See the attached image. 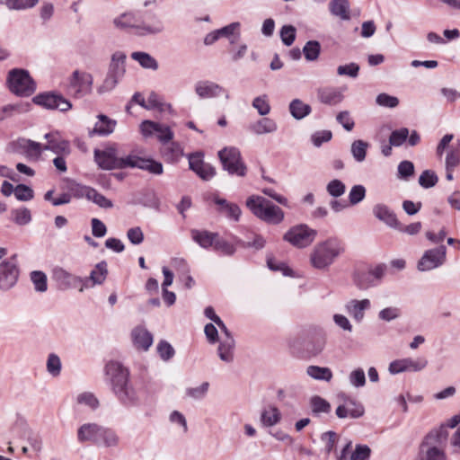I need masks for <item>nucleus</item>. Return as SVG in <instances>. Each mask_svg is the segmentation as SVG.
Here are the masks:
<instances>
[{"instance_id": "obj_1", "label": "nucleus", "mask_w": 460, "mask_h": 460, "mask_svg": "<svg viewBox=\"0 0 460 460\" xmlns=\"http://www.w3.org/2000/svg\"><path fill=\"white\" fill-rule=\"evenodd\" d=\"M76 438L81 444L91 443L104 447H116L119 444V437L114 429L95 422L81 425Z\"/></svg>"}, {"instance_id": "obj_2", "label": "nucleus", "mask_w": 460, "mask_h": 460, "mask_svg": "<svg viewBox=\"0 0 460 460\" xmlns=\"http://www.w3.org/2000/svg\"><path fill=\"white\" fill-rule=\"evenodd\" d=\"M345 252L343 242L337 237H330L314 245L310 253V264L313 268L324 270Z\"/></svg>"}, {"instance_id": "obj_3", "label": "nucleus", "mask_w": 460, "mask_h": 460, "mask_svg": "<svg viewBox=\"0 0 460 460\" xmlns=\"http://www.w3.org/2000/svg\"><path fill=\"white\" fill-rule=\"evenodd\" d=\"M447 438L446 427L429 431L419 446L417 460H447Z\"/></svg>"}, {"instance_id": "obj_4", "label": "nucleus", "mask_w": 460, "mask_h": 460, "mask_svg": "<svg viewBox=\"0 0 460 460\" xmlns=\"http://www.w3.org/2000/svg\"><path fill=\"white\" fill-rule=\"evenodd\" d=\"M246 207L259 219L270 225H279L284 220V211L264 197L252 195L246 199Z\"/></svg>"}, {"instance_id": "obj_5", "label": "nucleus", "mask_w": 460, "mask_h": 460, "mask_svg": "<svg viewBox=\"0 0 460 460\" xmlns=\"http://www.w3.org/2000/svg\"><path fill=\"white\" fill-rule=\"evenodd\" d=\"M125 62V53L116 51L112 54L107 75L102 84L97 88L98 93H109L117 86L126 73Z\"/></svg>"}, {"instance_id": "obj_6", "label": "nucleus", "mask_w": 460, "mask_h": 460, "mask_svg": "<svg viewBox=\"0 0 460 460\" xmlns=\"http://www.w3.org/2000/svg\"><path fill=\"white\" fill-rule=\"evenodd\" d=\"M10 91L19 96H30L35 90V83L24 69H13L7 77Z\"/></svg>"}, {"instance_id": "obj_7", "label": "nucleus", "mask_w": 460, "mask_h": 460, "mask_svg": "<svg viewBox=\"0 0 460 460\" xmlns=\"http://www.w3.org/2000/svg\"><path fill=\"white\" fill-rule=\"evenodd\" d=\"M218 157L224 170L229 174L243 177L246 174V165L242 160L241 153L236 147H225L218 152Z\"/></svg>"}, {"instance_id": "obj_8", "label": "nucleus", "mask_w": 460, "mask_h": 460, "mask_svg": "<svg viewBox=\"0 0 460 460\" xmlns=\"http://www.w3.org/2000/svg\"><path fill=\"white\" fill-rule=\"evenodd\" d=\"M317 232L306 225H298L291 227L285 234L284 240L297 248L309 246L315 239Z\"/></svg>"}, {"instance_id": "obj_9", "label": "nucleus", "mask_w": 460, "mask_h": 460, "mask_svg": "<svg viewBox=\"0 0 460 460\" xmlns=\"http://www.w3.org/2000/svg\"><path fill=\"white\" fill-rule=\"evenodd\" d=\"M139 129L145 137H151L155 135L163 145L171 142L174 137V133L170 126L153 120L142 121Z\"/></svg>"}, {"instance_id": "obj_10", "label": "nucleus", "mask_w": 460, "mask_h": 460, "mask_svg": "<svg viewBox=\"0 0 460 460\" xmlns=\"http://www.w3.org/2000/svg\"><path fill=\"white\" fill-rule=\"evenodd\" d=\"M104 374L112 391L129 381V371L116 360H111L105 365Z\"/></svg>"}, {"instance_id": "obj_11", "label": "nucleus", "mask_w": 460, "mask_h": 460, "mask_svg": "<svg viewBox=\"0 0 460 460\" xmlns=\"http://www.w3.org/2000/svg\"><path fill=\"white\" fill-rule=\"evenodd\" d=\"M32 102L48 110L66 111L71 109V102L62 95L54 93H40L33 97Z\"/></svg>"}, {"instance_id": "obj_12", "label": "nucleus", "mask_w": 460, "mask_h": 460, "mask_svg": "<svg viewBox=\"0 0 460 460\" xmlns=\"http://www.w3.org/2000/svg\"><path fill=\"white\" fill-rule=\"evenodd\" d=\"M19 278V269L14 257L0 263V289L8 291L15 286Z\"/></svg>"}, {"instance_id": "obj_13", "label": "nucleus", "mask_w": 460, "mask_h": 460, "mask_svg": "<svg viewBox=\"0 0 460 460\" xmlns=\"http://www.w3.org/2000/svg\"><path fill=\"white\" fill-rule=\"evenodd\" d=\"M428 365L425 358H404L396 359L389 364L388 371L391 375H397L402 372H419Z\"/></svg>"}, {"instance_id": "obj_14", "label": "nucleus", "mask_w": 460, "mask_h": 460, "mask_svg": "<svg viewBox=\"0 0 460 460\" xmlns=\"http://www.w3.org/2000/svg\"><path fill=\"white\" fill-rule=\"evenodd\" d=\"M446 253L444 245L426 251L418 262V270L427 271L441 266L446 260Z\"/></svg>"}, {"instance_id": "obj_15", "label": "nucleus", "mask_w": 460, "mask_h": 460, "mask_svg": "<svg viewBox=\"0 0 460 460\" xmlns=\"http://www.w3.org/2000/svg\"><path fill=\"white\" fill-rule=\"evenodd\" d=\"M194 90L200 99H213L220 96H225L226 100L230 98L229 93L226 89L209 80L197 82L195 84Z\"/></svg>"}, {"instance_id": "obj_16", "label": "nucleus", "mask_w": 460, "mask_h": 460, "mask_svg": "<svg viewBox=\"0 0 460 460\" xmlns=\"http://www.w3.org/2000/svg\"><path fill=\"white\" fill-rule=\"evenodd\" d=\"M93 83L91 74L75 70L70 78V89L75 95L82 97L91 92Z\"/></svg>"}, {"instance_id": "obj_17", "label": "nucleus", "mask_w": 460, "mask_h": 460, "mask_svg": "<svg viewBox=\"0 0 460 460\" xmlns=\"http://www.w3.org/2000/svg\"><path fill=\"white\" fill-rule=\"evenodd\" d=\"M47 143L43 145L44 150H49L58 155L70 153L69 142L65 140L58 132L53 131L44 135Z\"/></svg>"}, {"instance_id": "obj_18", "label": "nucleus", "mask_w": 460, "mask_h": 460, "mask_svg": "<svg viewBox=\"0 0 460 460\" xmlns=\"http://www.w3.org/2000/svg\"><path fill=\"white\" fill-rule=\"evenodd\" d=\"M119 402L125 407H135L139 403V395L136 388L128 382L112 391Z\"/></svg>"}, {"instance_id": "obj_19", "label": "nucleus", "mask_w": 460, "mask_h": 460, "mask_svg": "<svg viewBox=\"0 0 460 460\" xmlns=\"http://www.w3.org/2000/svg\"><path fill=\"white\" fill-rule=\"evenodd\" d=\"M107 275L108 269L106 261L97 263L91 271L90 276L83 279L79 291L83 292L84 289L91 288L95 285L102 284L105 281Z\"/></svg>"}, {"instance_id": "obj_20", "label": "nucleus", "mask_w": 460, "mask_h": 460, "mask_svg": "<svg viewBox=\"0 0 460 460\" xmlns=\"http://www.w3.org/2000/svg\"><path fill=\"white\" fill-rule=\"evenodd\" d=\"M386 271L385 264H379L370 270L367 274L360 276L356 280V285L360 289H367L369 287L379 284Z\"/></svg>"}, {"instance_id": "obj_21", "label": "nucleus", "mask_w": 460, "mask_h": 460, "mask_svg": "<svg viewBox=\"0 0 460 460\" xmlns=\"http://www.w3.org/2000/svg\"><path fill=\"white\" fill-rule=\"evenodd\" d=\"M15 428H18L21 433V437L25 438L31 449L39 454L42 450V439L40 436L30 428L25 420L21 419L15 423Z\"/></svg>"}, {"instance_id": "obj_22", "label": "nucleus", "mask_w": 460, "mask_h": 460, "mask_svg": "<svg viewBox=\"0 0 460 460\" xmlns=\"http://www.w3.org/2000/svg\"><path fill=\"white\" fill-rule=\"evenodd\" d=\"M371 307V302L367 298L361 300L350 299L345 305V311L356 323H361L365 318V312Z\"/></svg>"}, {"instance_id": "obj_23", "label": "nucleus", "mask_w": 460, "mask_h": 460, "mask_svg": "<svg viewBox=\"0 0 460 460\" xmlns=\"http://www.w3.org/2000/svg\"><path fill=\"white\" fill-rule=\"evenodd\" d=\"M164 30V22L156 14H153L148 20L136 26V33L139 36L156 35L162 33Z\"/></svg>"}, {"instance_id": "obj_24", "label": "nucleus", "mask_w": 460, "mask_h": 460, "mask_svg": "<svg viewBox=\"0 0 460 460\" xmlns=\"http://www.w3.org/2000/svg\"><path fill=\"white\" fill-rule=\"evenodd\" d=\"M94 159L97 164L103 170L119 168V158L116 156V150L113 147L105 150H95Z\"/></svg>"}, {"instance_id": "obj_25", "label": "nucleus", "mask_w": 460, "mask_h": 460, "mask_svg": "<svg viewBox=\"0 0 460 460\" xmlns=\"http://www.w3.org/2000/svg\"><path fill=\"white\" fill-rule=\"evenodd\" d=\"M364 412V406L353 399L345 400L344 403L339 405L336 409V415L340 419L347 417L357 419L363 416Z\"/></svg>"}, {"instance_id": "obj_26", "label": "nucleus", "mask_w": 460, "mask_h": 460, "mask_svg": "<svg viewBox=\"0 0 460 460\" xmlns=\"http://www.w3.org/2000/svg\"><path fill=\"white\" fill-rule=\"evenodd\" d=\"M317 98L321 103L334 106L343 101L344 95L339 88L325 86L317 90Z\"/></svg>"}, {"instance_id": "obj_27", "label": "nucleus", "mask_w": 460, "mask_h": 460, "mask_svg": "<svg viewBox=\"0 0 460 460\" xmlns=\"http://www.w3.org/2000/svg\"><path fill=\"white\" fill-rule=\"evenodd\" d=\"M53 279L62 289L74 288L83 281L82 278L75 276L60 267L53 270Z\"/></svg>"}, {"instance_id": "obj_28", "label": "nucleus", "mask_w": 460, "mask_h": 460, "mask_svg": "<svg viewBox=\"0 0 460 460\" xmlns=\"http://www.w3.org/2000/svg\"><path fill=\"white\" fill-rule=\"evenodd\" d=\"M213 200L218 207L217 210L219 213L223 214L230 220H234L235 222L240 220L242 210L237 204L229 202L228 200L219 197H215Z\"/></svg>"}, {"instance_id": "obj_29", "label": "nucleus", "mask_w": 460, "mask_h": 460, "mask_svg": "<svg viewBox=\"0 0 460 460\" xmlns=\"http://www.w3.org/2000/svg\"><path fill=\"white\" fill-rule=\"evenodd\" d=\"M370 448L366 445H358L351 451V442H348L343 447L339 460H367L370 456Z\"/></svg>"}, {"instance_id": "obj_30", "label": "nucleus", "mask_w": 460, "mask_h": 460, "mask_svg": "<svg viewBox=\"0 0 460 460\" xmlns=\"http://www.w3.org/2000/svg\"><path fill=\"white\" fill-rule=\"evenodd\" d=\"M374 216L387 226L395 228L399 226V220L396 215L385 204H376L373 208Z\"/></svg>"}, {"instance_id": "obj_31", "label": "nucleus", "mask_w": 460, "mask_h": 460, "mask_svg": "<svg viewBox=\"0 0 460 460\" xmlns=\"http://www.w3.org/2000/svg\"><path fill=\"white\" fill-rule=\"evenodd\" d=\"M134 346L137 349L147 350L153 343L152 334L144 327L137 326L131 332Z\"/></svg>"}, {"instance_id": "obj_32", "label": "nucleus", "mask_w": 460, "mask_h": 460, "mask_svg": "<svg viewBox=\"0 0 460 460\" xmlns=\"http://www.w3.org/2000/svg\"><path fill=\"white\" fill-rule=\"evenodd\" d=\"M217 348L219 358L226 363H232L234 358L235 341L234 338H220Z\"/></svg>"}, {"instance_id": "obj_33", "label": "nucleus", "mask_w": 460, "mask_h": 460, "mask_svg": "<svg viewBox=\"0 0 460 460\" xmlns=\"http://www.w3.org/2000/svg\"><path fill=\"white\" fill-rule=\"evenodd\" d=\"M17 145L28 158L33 160H38L44 151L43 145L31 139L21 138L17 141Z\"/></svg>"}, {"instance_id": "obj_34", "label": "nucleus", "mask_w": 460, "mask_h": 460, "mask_svg": "<svg viewBox=\"0 0 460 460\" xmlns=\"http://www.w3.org/2000/svg\"><path fill=\"white\" fill-rule=\"evenodd\" d=\"M98 120L95 123L90 135L108 136L111 134L117 125L116 120L110 119L106 115H98Z\"/></svg>"}, {"instance_id": "obj_35", "label": "nucleus", "mask_w": 460, "mask_h": 460, "mask_svg": "<svg viewBox=\"0 0 460 460\" xmlns=\"http://www.w3.org/2000/svg\"><path fill=\"white\" fill-rule=\"evenodd\" d=\"M217 235V233L209 232L208 230H190L191 239L204 249L213 247Z\"/></svg>"}, {"instance_id": "obj_36", "label": "nucleus", "mask_w": 460, "mask_h": 460, "mask_svg": "<svg viewBox=\"0 0 460 460\" xmlns=\"http://www.w3.org/2000/svg\"><path fill=\"white\" fill-rule=\"evenodd\" d=\"M249 128L256 135H263L277 131L278 125L274 119L265 117L251 124Z\"/></svg>"}, {"instance_id": "obj_37", "label": "nucleus", "mask_w": 460, "mask_h": 460, "mask_svg": "<svg viewBox=\"0 0 460 460\" xmlns=\"http://www.w3.org/2000/svg\"><path fill=\"white\" fill-rule=\"evenodd\" d=\"M288 111L295 119L300 120L311 113L312 108L309 104L296 98L290 102Z\"/></svg>"}, {"instance_id": "obj_38", "label": "nucleus", "mask_w": 460, "mask_h": 460, "mask_svg": "<svg viewBox=\"0 0 460 460\" xmlns=\"http://www.w3.org/2000/svg\"><path fill=\"white\" fill-rule=\"evenodd\" d=\"M329 9L332 15L343 21L349 20L350 18L349 0H332Z\"/></svg>"}, {"instance_id": "obj_39", "label": "nucleus", "mask_w": 460, "mask_h": 460, "mask_svg": "<svg viewBox=\"0 0 460 460\" xmlns=\"http://www.w3.org/2000/svg\"><path fill=\"white\" fill-rule=\"evenodd\" d=\"M281 420L279 410L272 405L265 408L261 415V421L266 427H272L278 424Z\"/></svg>"}, {"instance_id": "obj_40", "label": "nucleus", "mask_w": 460, "mask_h": 460, "mask_svg": "<svg viewBox=\"0 0 460 460\" xmlns=\"http://www.w3.org/2000/svg\"><path fill=\"white\" fill-rule=\"evenodd\" d=\"M84 194L89 200L93 201L102 208H111L113 207V203L111 199H107L105 196L99 193L93 188L85 187L84 189Z\"/></svg>"}, {"instance_id": "obj_41", "label": "nucleus", "mask_w": 460, "mask_h": 460, "mask_svg": "<svg viewBox=\"0 0 460 460\" xmlns=\"http://www.w3.org/2000/svg\"><path fill=\"white\" fill-rule=\"evenodd\" d=\"M306 374L314 380L329 382L332 378V372L329 367L309 366Z\"/></svg>"}, {"instance_id": "obj_42", "label": "nucleus", "mask_w": 460, "mask_h": 460, "mask_svg": "<svg viewBox=\"0 0 460 460\" xmlns=\"http://www.w3.org/2000/svg\"><path fill=\"white\" fill-rule=\"evenodd\" d=\"M131 58L138 62L146 69L156 70L158 63L150 54L142 51H136L131 54Z\"/></svg>"}, {"instance_id": "obj_43", "label": "nucleus", "mask_w": 460, "mask_h": 460, "mask_svg": "<svg viewBox=\"0 0 460 460\" xmlns=\"http://www.w3.org/2000/svg\"><path fill=\"white\" fill-rule=\"evenodd\" d=\"M168 146L163 149V155L166 161L173 163L178 161L183 155L181 146L172 140L168 143Z\"/></svg>"}, {"instance_id": "obj_44", "label": "nucleus", "mask_w": 460, "mask_h": 460, "mask_svg": "<svg viewBox=\"0 0 460 460\" xmlns=\"http://www.w3.org/2000/svg\"><path fill=\"white\" fill-rule=\"evenodd\" d=\"M252 105L261 116H266L270 112L271 108L269 96L267 94H261L255 97Z\"/></svg>"}, {"instance_id": "obj_45", "label": "nucleus", "mask_w": 460, "mask_h": 460, "mask_svg": "<svg viewBox=\"0 0 460 460\" xmlns=\"http://www.w3.org/2000/svg\"><path fill=\"white\" fill-rule=\"evenodd\" d=\"M46 367H47L48 373L51 376H53V377L58 376L61 373V368H62V363H61L60 358L55 353H50L48 356Z\"/></svg>"}, {"instance_id": "obj_46", "label": "nucleus", "mask_w": 460, "mask_h": 460, "mask_svg": "<svg viewBox=\"0 0 460 460\" xmlns=\"http://www.w3.org/2000/svg\"><path fill=\"white\" fill-rule=\"evenodd\" d=\"M321 45L317 40H309L303 48L305 58L308 61H314L319 58Z\"/></svg>"}, {"instance_id": "obj_47", "label": "nucleus", "mask_w": 460, "mask_h": 460, "mask_svg": "<svg viewBox=\"0 0 460 460\" xmlns=\"http://www.w3.org/2000/svg\"><path fill=\"white\" fill-rule=\"evenodd\" d=\"M310 407L313 413H328L331 411V404L323 398L314 395L310 400Z\"/></svg>"}, {"instance_id": "obj_48", "label": "nucleus", "mask_w": 460, "mask_h": 460, "mask_svg": "<svg viewBox=\"0 0 460 460\" xmlns=\"http://www.w3.org/2000/svg\"><path fill=\"white\" fill-rule=\"evenodd\" d=\"M29 109V103L5 105L0 110V121L5 119L7 117L11 116L14 112L22 113L28 111Z\"/></svg>"}, {"instance_id": "obj_49", "label": "nucleus", "mask_w": 460, "mask_h": 460, "mask_svg": "<svg viewBox=\"0 0 460 460\" xmlns=\"http://www.w3.org/2000/svg\"><path fill=\"white\" fill-rule=\"evenodd\" d=\"M240 28V22H232L219 30H217L219 37H226L230 39V43L234 44L236 42L237 39L240 36V33L237 32L236 35H234V32L238 31Z\"/></svg>"}, {"instance_id": "obj_50", "label": "nucleus", "mask_w": 460, "mask_h": 460, "mask_svg": "<svg viewBox=\"0 0 460 460\" xmlns=\"http://www.w3.org/2000/svg\"><path fill=\"white\" fill-rule=\"evenodd\" d=\"M368 144L363 140H355L351 145V154L357 162H363L367 155Z\"/></svg>"}, {"instance_id": "obj_51", "label": "nucleus", "mask_w": 460, "mask_h": 460, "mask_svg": "<svg viewBox=\"0 0 460 460\" xmlns=\"http://www.w3.org/2000/svg\"><path fill=\"white\" fill-rule=\"evenodd\" d=\"M31 280L38 292H45L48 289L47 276L43 271L35 270L31 273Z\"/></svg>"}, {"instance_id": "obj_52", "label": "nucleus", "mask_w": 460, "mask_h": 460, "mask_svg": "<svg viewBox=\"0 0 460 460\" xmlns=\"http://www.w3.org/2000/svg\"><path fill=\"white\" fill-rule=\"evenodd\" d=\"M215 241L216 242L214 243L212 248L216 252H218L224 255H233L235 252L234 246L225 239L220 238L218 234L217 235Z\"/></svg>"}, {"instance_id": "obj_53", "label": "nucleus", "mask_w": 460, "mask_h": 460, "mask_svg": "<svg viewBox=\"0 0 460 460\" xmlns=\"http://www.w3.org/2000/svg\"><path fill=\"white\" fill-rule=\"evenodd\" d=\"M279 35L283 44L288 47L296 40V30L293 25H284L280 29Z\"/></svg>"}, {"instance_id": "obj_54", "label": "nucleus", "mask_w": 460, "mask_h": 460, "mask_svg": "<svg viewBox=\"0 0 460 460\" xmlns=\"http://www.w3.org/2000/svg\"><path fill=\"white\" fill-rule=\"evenodd\" d=\"M409 129L407 128H401L400 129L394 130L390 137L389 142L394 146H401L408 138Z\"/></svg>"}, {"instance_id": "obj_55", "label": "nucleus", "mask_w": 460, "mask_h": 460, "mask_svg": "<svg viewBox=\"0 0 460 460\" xmlns=\"http://www.w3.org/2000/svg\"><path fill=\"white\" fill-rule=\"evenodd\" d=\"M139 169L147 171L150 173L156 175H160L164 172L163 164L160 162L155 161L153 159L143 158Z\"/></svg>"}, {"instance_id": "obj_56", "label": "nucleus", "mask_w": 460, "mask_h": 460, "mask_svg": "<svg viewBox=\"0 0 460 460\" xmlns=\"http://www.w3.org/2000/svg\"><path fill=\"white\" fill-rule=\"evenodd\" d=\"M209 384L208 382L202 383L197 387H190L186 389V395L195 400L202 399L206 396L208 391Z\"/></svg>"}, {"instance_id": "obj_57", "label": "nucleus", "mask_w": 460, "mask_h": 460, "mask_svg": "<svg viewBox=\"0 0 460 460\" xmlns=\"http://www.w3.org/2000/svg\"><path fill=\"white\" fill-rule=\"evenodd\" d=\"M438 181L437 174L430 170H425L419 178L420 185L426 189L435 186Z\"/></svg>"}, {"instance_id": "obj_58", "label": "nucleus", "mask_w": 460, "mask_h": 460, "mask_svg": "<svg viewBox=\"0 0 460 460\" xmlns=\"http://www.w3.org/2000/svg\"><path fill=\"white\" fill-rule=\"evenodd\" d=\"M460 164V150L451 147L446 155V169L454 170Z\"/></svg>"}, {"instance_id": "obj_59", "label": "nucleus", "mask_w": 460, "mask_h": 460, "mask_svg": "<svg viewBox=\"0 0 460 460\" xmlns=\"http://www.w3.org/2000/svg\"><path fill=\"white\" fill-rule=\"evenodd\" d=\"M157 352L164 361L170 360L175 354L172 346L165 341H161L157 344Z\"/></svg>"}, {"instance_id": "obj_60", "label": "nucleus", "mask_w": 460, "mask_h": 460, "mask_svg": "<svg viewBox=\"0 0 460 460\" xmlns=\"http://www.w3.org/2000/svg\"><path fill=\"white\" fill-rule=\"evenodd\" d=\"M349 383L356 388L362 387L366 385V376L362 368H356L350 372L349 376Z\"/></svg>"}, {"instance_id": "obj_61", "label": "nucleus", "mask_w": 460, "mask_h": 460, "mask_svg": "<svg viewBox=\"0 0 460 460\" xmlns=\"http://www.w3.org/2000/svg\"><path fill=\"white\" fill-rule=\"evenodd\" d=\"M13 221L19 226H24L31 222V211L27 208L14 209L12 211Z\"/></svg>"}, {"instance_id": "obj_62", "label": "nucleus", "mask_w": 460, "mask_h": 460, "mask_svg": "<svg viewBox=\"0 0 460 460\" xmlns=\"http://www.w3.org/2000/svg\"><path fill=\"white\" fill-rule=\"evenodd\" d=\"M326 190L331 196L338 198L344 194L346 187L341 181L335 179L327 184Z\"/></svg>"}, {"instance_id": "obj_63", "label": "nucleus", "mask_w": 460, "mask_h": 460, "mask_svg": "<svg viewBox=\"0 0 460 460\" xmlns=\"http://www.w3.org/2000/svg\"><path fill=\"white\" fill-rule=\"evenodd\" d=\"M332 137V133L330 130L316 131L311 136V141L316 147L321 146L323 143L329 142Z\"/></svg>"}, {"instance_id": "obj_64", "label": "nucleus", "mask_w": 460, "mask_h": 460, "mask_svg": "<svg viewBox=\"0 0 460 460\" xmlns=\"http://www.w3.org/2000/svg\"><path fill=\"white\" fill-rule=\"evenodd\" d=\"M336 120L347 131H351L355 126V122L348 111L339 112L336 116Z\"/></svg>"}]
</instances>
